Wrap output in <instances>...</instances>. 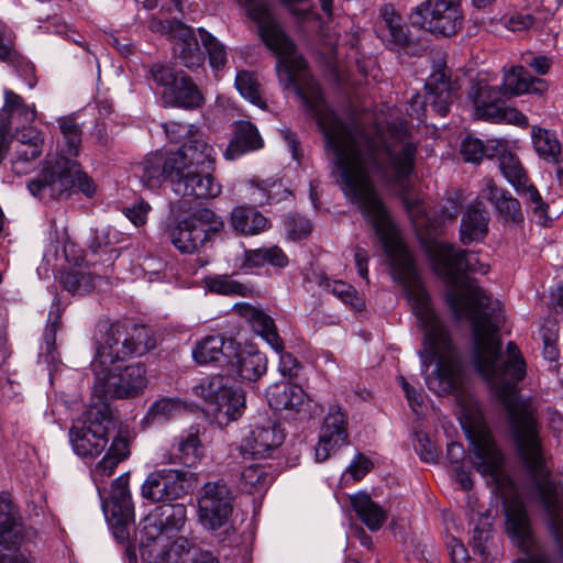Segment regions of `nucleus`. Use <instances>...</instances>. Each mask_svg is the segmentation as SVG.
Segmentation results:
<instances>
[{
	"mask_svg": "<svg viewBox=\"0 0 563 563\" xmlns=\"http://www.w3.org/2000/svg\"><path fill=\"white\" fill-rule=\"evenodd\" d=\"M256 24L267 48L277 56L279 81L301 98L324 137V152L338 176L341 190L357 203L378 238L391 267L394 279L405 289L412 311L423 331V350L419 352L429 375H464L463 365L449 330L437 317L430 297L422 287L411 255L400 241L369 174L388 186L405 191L416 168L418 144L406 129L390 125L371 135L363 125L341 120L325 103L318 82L310 76L307 62L282 30L267 0H238Z\"/></svg>",
	"mask_w": 563,
	"mask_h": 563,
	"instance_id": "obj_1",
	"label": "nucleus"
},
{
	"mask_svg": "<svg viewBox=\"0 0 563 563\" xmlns=\"http://www.w3.org/2000/svg\"><path fill=\"white\" fill-rule=\"evenodd\" d=\"M432 256L452 286L446 292V303L454 319L471 322L475 369L493 385L507 409L518 441L522 443L527 432L530 437L533 434L529 417L533 409L520 399L517 388L526 376V361L515 342H508L506 352L501 353L498 330L504 316L500 302L493 300L476 279L464 276L465 273L487 274L489 266L482 263L476 253L443 242L434 244Z\"/></svg>",
	"mask_w": 563,
	"mask_h": 563,
	"instance_id": "obj_2",
	"label": "nucleus"
},
{
	"mask_svg": "<svg viewBox=\"0 0 563 563\" xmlns=\"http://www.w3.org/2000/svg\"><path fill=\"white\" fill-rule=\"evenodd\" d=\"M214 155L213 147L195 135L176 152L148 154L135 165L134 173L148 189L158 188L168 179L173 191L179 197L213 199L222 190L211 174Z\"/></svg>",
	"mask_w": 563,
	"mask_h": 563,
	"instance_id": "obj_3",
	"label": "nucleus"
},
{
	"mask_svg": "<svg viewBox=\"0 0 563 563\" xmlns=\"http://www.w3.org/2000/svg\"><path fill=\"white\" fill-rule=\"evenodd\" d=\"M459 404V420L472 445L470 459L473 467L482 476L489 477L497 489H501L505 483L514 489L504 468V454L497 448L478 404L470 397H460Z\"/></svg>",
	"mask_w": 563,
	"mask_h": 563,
	"instance_id": "obj_4",
	"label": "nucleus"
},
{
	"mask_svg": "<svg viewBox=\"0 0 563 563\" xmlns=\"http://www.w3.org/2000/svg\"><path fill=\"white\" fill-rule=\"evenodd\" d=\"M73 188L86 196L95 192V185L80 165L64 155L47 158L35 177L27 183L32 196L47 202L60 198Z\"/></svg>",
	"mask_w": 563,
	"mask_h": 563,
	"instance_id": "obj_5",
	"label": "nucleus"
},
{
	"mask_svg": "<svg viewBox=\"0 0 563 563\" xmlns=\"http://www.w3.org/2000/svg\"><path fill=\"white\" fill-rule=\"evenodd\" d=\"M151 330L131 321L110 324L97 341L92 371L108 367L131 356H141L154 349Z\"/></svg>",
	"mask_w": 563,
	"mask_h": 563,
	"instance_id": "obj_6",
	"label": "nucleus"
},
{
	"mask_svg": "<svg viewBox=\"0 0 563 563\" xmlns=\"http://www.w3.org/2000/svg\"><path fill=\"white\" fill-rule=\"evenodd\" d=\"M115 427L112 412L104 404L90 407L82 418L73 422L68 437L74 453L84 459L99 456L109 443Z\"/></svg>",
	"mask_w": 563,
	"mask_h": 563,
	"instance_id": "obj_7",
	"label": "nucleus"
},
{
	"mask_svg": "<svg viewBox=\"0 0 563 563\" xmlns=\"http://www.w3.org/2000/svg\"><path fill=\"white\" fill-rule=\"evenodd\" d=\"M195 394L205 401V411L220 426L239 419L245 409L244 391L234 386L228 376L214 375L194 387Z\"/></svg>",
	"mask_w": 563,
	"mask_h": 563,
	"instance_id": "obj_8",
	"label": "nucleus"
},
{
	"mask_svg": "<svg viewBox=\"0 0 563 563\" xmlns=\"http://www.w3.org/2000/svg\"><path fill=\"white\" fill-rule=\"evenodd\" d=\"M93 391L100 399L136 397L147 386L145 366L135 363L126 366L103 367L93 371Z\"/></svg>",
	"mask_w": 563,
	"mask_h": 563,
	"instance_id": "obj_9",
	"label": "nucleus"
},
{
	"mask_svg": "<svg viewBox=\"0 0 563 563\" xmlns=\"http://www.w3.org/2000/svg\"><path fill=\"white\" fill-rule=\"evenodd\" d=\"M148 76L163 88L162 100L166 106L194 110L203 104L201 91L184 71H176L164 64H154L148 70Z\"/></svg>",
	"mask_w": 563,
	"mask_h": 563,
	"instance_id": "obj_10",
	"label": "nucleus"
},
{
	"mask_svg": "<svg viewBox=\"0 0 563 563\" xmlns=\"http://www.w3.org/2000/svg\"><path fill=\"white\" fill-rule=\"evenodd\" d=\"M223 221L212 210L202 208L179 221L170 231V241L181 253L192 254L222 231Z\"/></svg>",
	"mask_w": 563,
	"mask_h": 563,
	"instance_id": "obj_11",
	"label": "nucleus"
},
{
	"mask_svg": "<svg viewBox=\"0 0 563 563\" xmlns=\"http://www.w3.org/2000/svg\"><path fill=\"white\" fill-rule=\"evenodd\" d=\"M506 530L511 541L526 554L515 563H553L549 553L532 537L530 520L522 500L515 495L504 500Z\"/></svg>",
	"mask_w": 563,
	"mask_h": 563,
	"instance_id": "obj_12",
	"label": "nucleus"
},
{
	"mask_svg": "<svg viewBox=\"0 0 563 563\" xmlns=\"http://www.w3.org/2000/svg\"><path fill=\"white\" fill-rule=\"evenodd\" d=\"M232 492L223 481L207 483L198 499V514L201 525L211 531L221 530L219 539L223 541L232 526L230 516L233 510Z\"/></svg>",
	"mask_w": 563,
	"mask_h": 563,
	"instance_id": "obj_13",
	"label": "nucleus"
},
{
	"mask_svg": "<svg viewBox=\"0 0 563 563\" xmlns=\"http://www.w3.org/2000/svg\"><path fill=\"white\" fill-rule=\"evenodd\" d=\"M413 26L443 36L454 35L462 26V14L452 0H426L409 15Z\"/></svg>",
	"mask_w": 563,
	"mask_h": 563,
	"instance_id": "obj_14",
	"label": "nucleus"
},
{
	"mask_svg": "<svg viewBox=\"0 0 563 563\" xmlns=\"http://www.w3.org/2000/svg\"><path fill=\"white\" fill-rule=\"evenodd\" d=\"M473 100L475 117L493 122H507L518 126H527L528 118L519 110L506 107L501 93L488 85L475 84L468 91Z\"/></svg>",
	"mask_w": 563,
	"mask_h": 563,
	"instance_id": "obj_15",
	"label": "nucleus"
},
{
	"mask_svg": "<svg viewBox=\"0 0 563 563\" xmlns=\"http://www.w3.org/2000/svg\"><path fill=\"white\" fill-rule=\"evenodd\" d=\"M150 29L168 35L173 41V52L179 64L187 68L199 67L205 62V53L200 48L192 29L179 20H152Z\"/></svg>",
	"mask_w": 563,
	"mask_h": 563,
	"instance_id": "obj_16",
	"label": "nucleus"
},
{
	"mask_svg": "<svg viewBox=\"0 0 563 563\" xmlns=\"http://www.w3.org/2000/svg\"><path fill=\"white\" fill-rule=\"evenodd\" d=\"M427 93L424 101L419 96L412 98L409 115L422 120L426 108L429 106L440 117H445L453 101L454 88L445 73V69L434 70L426 82Z\"/></svg>",
	"mask_w": 563,
	"mask_h": 563,
	"instance_id": "obj_17",
	"label": "nucleus"
},
{
	"mask_svg": "<svg viewBox=\"0 0 563 563\" xmlns=\"http://www.w3.org/2000/svg\"><path fill=\"white\" fill-rule=\"evenodd\" d=\"M186 474L174 468H162L150 473L141 487V495L151 503L172 501L185 493Z\"/></svg>",
	"mask_w": 563,
	"mask_h": 563,
	"instance_id": "obj_18",
	"label": "nucleus"
},
{
	"mask_svg": "<svg viewBox=\"0 0 563 563\" xmlns=\"http://www.w3.org/2000/svg\"><path fill=\"white\" fill-rule=\"evenodd\" d=\"M346 418L339 407H331L323 419L319 441L314 449L316 461L324 462L338 449L346 444L349 434Z\"/></svg>",
	"mask_w": 563,
	"mask_h": 563,
	"instance_id": "obj_19",
	"label": "nucleus"
},
{
	"mask_svg": "<svg viewBox=\"0 0 563 563\" xmlns=\"http://www.w3.org/2000/svg\"><path fill=\"white\" fill-rule=\"evenodd\" d=\"M187 509L184 504L165 503L156 507L144 518L142 528L150 536H172L179 531L186 523Z\"/></svg>",
	"mask_w": 563,
	"mask_h": 563,
	"instance_id": "obj_20",
	"label": "nucleus"
},
{
	"mask_svg": "<svg viewBox=\"0 0 563 563\" xmlns=\"http://www.w3.org/2000/svg\"><path fill=\"white\" fill-rule=\"evenodd\" d=\"M481 197L489 201L497 214L506 222L520 223L523 221L520 202L511 194L497 187L492 178H484Z\"/></svg>",
	"mask_w": 563,
	"mask_h": 563,
	"instance_id": "obj_21",
	"label": "nucleus"
},
{
	"mask_svg": "<svg viewBox=\"0 0 563 563\" xmlns=\"http://www.w3.org/2000/svg\"><path fill=\"white\" fill-rule=\"evenodd\" d=\"M283 441V431L276 423L267 420L251 429L243 439L242 449L253 456L263 457L269 451L278 448Z\"/></svg>",
	"mask_w": 563,
	"mask_h": 563,
	"instance_id": "obj_22",
	"label": "nucleus"
},
{
	"mask_svg": "<svg viewBox=\"0 0 563 563\" xmlns=\"http://www.w3.org/2000/svg\"><path fill=\"white\" fill-rule=\"evenodd\" d=\"M233 310L244 318L253 330L263 336L265 341L275 350L282 351L283 340L277 333L275 322L272 317L250 303H235Z\"/></svg>",
	"mask_w": 563,
	"mask_h": 563,
	"instance_id": "obj_23",
	"label": "nucleus"
},
{
	"mask_svg": "<svg viewBox=\"0 0 563 563\" xmlns=\"http://www.w3.org/2000/svg\"><path fill=\"white\" fill-rule=\"evenodd\" d=\"M488 212L482 201H473L464 211L460 225V241L464 245L481 242L488 233Z\"/></svg>",
	"mask_w": 563,
	"mask_h": 563,
	"instance_id": "obj_24",
	"label": "nucleus"
},
{
	"mask_svg": "<svg viewBox=\"0 0 563 563\" xmlns=\"http://www.w3.org/2000/svg\"><path fill=\"white\" fill-rule=\"evenodd\" d=\"M376 33L387 46L404 47L408 43L402 19L393 4L386 3L379 9Z\"/></svg>",
	"mask_w": 563,
	"mask_h": 563,
	"instance_id": "obj_25",
	"label": "nucleus"
},
{
	"mask_svg": "<svg viewBox=\"0 0 563 563\" xmlns=\"http://www.w3.org/2000/svg\"><path fill=\"white\" fill-rule=\"evenodd\" d=\"M266 398L274 410H288L298 412L308 400L305 390L288 382H279L268 387Z\"/></svg>",
	"mask_w": 563,
	"mask_h": 563,
	"instance_id": "obj_26",
	"label": "nucleus"
},
{
	"mask_svg": "<svg viewBox=\"0 0 563 563\" xmlns=\"http://www.w3.org/2000/svg\"><path fill=\"white\" fill-rule=\"evenodd\" d=\"M102 508L106 516H120L123 520H133L134 507L129 489L128 475H121L113 479L110 495L102 501Z\"/></svg>",
	"mask_w": 563,
	"mask_h": 563,
	"instance_id": "obj_27",
	"label": "nucleus"
},
{
	"mask_svg": "<svg viewBox=\"0 0 563 563\" xmlns=\"http://www.w3.org/2000/svg\"><path fill=\"white\" fill-rule=\"evenodd\" d=\"M262 146L263 140L257 128L250 121H238L234 124L233 137L224 151V157L232 161L250 151L258 150Z\"/></svg>",
	"mask_w": 563,
	"mask_h": 563,
	"instance_id": "obj_28",
	"label": "nucleus"
},
{
	"mask_svg": "<svg viewBox=\"0 0 563 563\" xmlns=\"http://www.w3.org/2000/svg\"><path fill=\"white\" fill-rule=\"evenodd\" d=\"M230 225L236 234L251 236L265 232L271 221L253 207H235L230 217Z\"/></svg>",
	"mask_w": 563,
	"mask_h": 563,
	"instance_id": "obj_29",
	"label": "nucleus"
},
{
	"mask_svg": "<svg viewBox=\"0 0 563 563\" xmlns=\"http://www.w3.org/2000/svg\"><path fill=\"white\" fill-rule=\"evenodd\" d=\"M144 528L140 530V554L145 563H176L170 554L172 536H150Z\"/></svg>",
	"mask_w": 563,
	"mask_h": 563,
	"instance_id": "obj_30",
	"label": "nucleus"
},
{
	"mask_svg": "<svg viewBox=\"0 0 563 563\" xmlns=\"http://www.w3.org/2000/svg\"><path fill=\"white\" fill-rule=\"evenodd\" d=\"M351 505L360 520L373 532L378 531L387 520V511L366 493L352 496Z\"/></svg>",
	"mask_w": 563,
	"mask_h": 563,
	"instance_id": "obj_31",
	"label": "nucleus"
},
{
	"mask_svg": "<svg viewBox=\"0 0 563 563\" xmlns=\"http://www.w3.org/2000/svg\"><path fill=\"white\" fill-rule=\"evenodd\" d=\"M22 541V523L13 504L0 497V544L10 548Z\"/></svg>",
	"mask_w": 563,
	"mask_h": 563,
	"instance_id": "obj_32",
	"label": "nucleus"
},
{
	"mask_svg": "<svg viewBox=\"0 0 563 563\" xmlns=\"http://www.w3.org/2000/svg\"><path fill=\"white\" fill-rule=\"evenodd\" d=\"M130 454V444L126 438L117 435L107 453L99 461L92 470V477L95 482L103 481L106 477L112 475L117 466L124 461Z\"/></svg>",
	"mask_w": 563,
	"mask_h": 563,
	"instance_id": "obj_33",
	"label": "nucleus"
},
{
	"mask_svg": "<svg viewBox=\"0 0 563 563\" xmlns=\"http://www.w3.org/2000/svg\"><path fill=\"white\" fill-rule=\"evenodd\" d=\"M232 367L242 379L255 382L266 372L267 358L258 351L241 350L235 353Z\"/></svg>",
	"mask_w": 563,
	"mask_h": 563,
	"instance_id": "obj_34",
	"label": "nucleus"
},
{
	"mask_svg": "<svg viewBox=\"0 0 563 563\" xmlns=\"http://www.w3.org/2000/svg\"><path fill=\"white\" fill-rule=\"evenodd\" d=\"M35 117L34 106L26 104L22 97L12 90H4V104L0 110V125L8 121L7 130L9 131L13 118H16L20 122L30 123L34 121Z\"/></svg>",
	"mask_w": 563,
	"mask_h": 563,
	"instance_id": "obj_35",
	"label": "nucleus"
},
{
	"mask_svg": "<svg viewBox=\"0 0 563 563\" xmlns=\"http://www.w3.org/2000/svg\"><path fill=\"white\" fill-rule=\"evenodd\" d=\"M531 137L533 147L540 157L554 164L563 162V148L554 132L532 126Z\"/></svg>",
	"mask_w": 563,
	"mask_h": 563,
	"instance_id": "obj_36",
	"label": "nucleus"
},
{
	"mask_svg": "<svg viewBox=\"0 0 563 563\" xmlns=\"http://www.w3.org/2000/svg\"><path fill=\"white\" fill-rule=\"evenodd\" d=\"M269 264L273 267L285 268L289 264L288 256L277 245L269 247H261L255 250H246L244 252L243 266L255 268Z\"/></svg>",
	"mask_w": 563,
	"mask_h": 563,
	"instance_id": "obj_37",
	"label": "nucleus"
},
{
	"mask_svg": "<svg viewBox=\"0 0 563 563\" xmlns=\"http://www.w3.org/2000/svg\"><path fill=\"white\" fill-rule=\"evenodd\" d=\"M42 152L43 148L36 145L13 144L11 157L12 172L18 176L27 175L35 168L36 161L42 155Z\"/></svg>",
	"mask_w": 563,
	"mask_h": 563,
	"instance_id": "obj_38",
	"label": "nucleus"
},
{
	"mask_svg": "<svg viewBox=\"0 0 563 563\" xmlns=\"http://www.w3.org/2000/svg\"><path fill=\"white\" fill-rule=\"evenodd\" d=\"M60 307L59 302L55 301L52 305L47 318V324L44 331V347L45 352H41L40 356L44 357L46 363H54L57 360L56 351V334L60 329Z\"/></svg>",
	"mask_w": 563,
	"mask_h": 563,
	"instance_id": "obj_39",
	"label": "nucleus"
},
{
	"mask_svg": "<svg viewBox=\"0 0 563 563\" xmlns=\"http://www.w3.org/2000/svg\"><path fill=\"white\" fill-rule=\"evenodd\" d=\"M272 483V476L265 467L252 464L243 468L240 475V488L246 494H253L266 489Z\"/></svg>",
	"mask_w": 563,
	"mask_h": 563,
	"instance_id": "obj_40",
	"label": "nucleus"
},
{
	"mask_svg": "<svg viewBox=\"0 0 563 563\" xmlns=\"http://www.w3.org/2000/svg\"><path fill=\"white\" fill-rule=\"evenodd\" d=\"M224 339L220 335H207L197 342L192 350L194 360L200 364L218 362L223 355Z\"/></svg>",
	"mask_w": 563,
	"mask_h": 563,
	"instance_id": "obj_41",
	"label": "nucleus"
},
{
	"mask_svg": "<svg viewBox=\"0 0 563 563\" xmlns=\"http://www.w3.org/2000/svg\"><path fill=\"white\" fill-rule=\"evenodd\" d=\"M499 168L504 177L511 184L516 191H520L528 183V176L519 158L512 153H501Z\"/></svg>",
	"mask_w": 563,
	"mask_h": 563,
	"instance_id": "obj_42",
	"label": "nucleus"
},
{
	"mask_svg": "<svg viewBox=\"0 0 563 563\" xmlns=\"http://www.w3.org/2000/svg\"><path fill=\"white\" fill-rule=\"evenodd\" d=\"M207 287L211 292L224 296H252L253 288L233 279L229 275H218L207 279Z\"/></svg>",
	"mask_w": 563,
	"mask_h": 563,
	"instance_id": "obj_43",
	"label": "nucleus"
},
{
	"mask_svg": "<svg viewBox=\"0 0 563 563\" xmlns=\"http://www.w3.org/2000/svg\"><path fill=\"white\" fill-rule=\"evenodd\" d=\"M235 87L243 98L254 106L264 109L266 102L261 93V86L255 75L249 70H241L235 77Z\"/></svg>",
	"mask_w": 563,
	"mask_h": 563,
	"instance_id": "obj_44",
	"label": "nucleus"
},
{
	"mask_svg": "<svg viewBox=\"0 0 563 563\" xmlns=\"http://www.w3.org/2000/svg\"><path fill=\"white\" fill-rule=\"evenodd\" d=\"M529 73L523 66L511 67L505 73L501 86L495 87L501 93V99L505 96H518L527 93Z\"/></svg>",
	"mask_w": 563,
	"mask_h": 563,
	"instance_id": "obj_45",
	"label": "nucleus"
},
{
	"mask_svg": "<svg viewBox=\"0 0 563 563\" xmlns=\"http://www.w3.org/2000/svg\"><path fill=\"white\" fill-rule=\"evenodd\" d=\"M112 244L113 241L111 240L110 228H96L91 230L88 249L92 255H104L106 258L102 261V263L112 264L117 258L115 250L111 249Z\"/></svg>",
	"mask_w": 563,
	"mask_h": 563,
	"instance_id": "obj_46",
	"label": "nucleus"
},
{
	"mask_svg": "<svg viewBox=\"0 0 563 563\" xmlns=\"http://www.w3.org/2000/svg\"><path fill=\"white\" fill-rule=\"evenodd\" d=\"M58 122L63 135V151L70 156H77L81 146L80 125L69 117L62 118Z\"/></svg>",
	"mask_w": 563,
	"mask_h": 563,
	"instance_id": "obj_47",
	"label": "nucleus"
},
{
	"mask_svg": "<svg viewBox=\"0 0 563 563\" xmlns=\"http://www.w3.org/2000/svg\"><path fill=\"white\" fill-rule=\"evenodd\" d=\"M201 44L206 49L209 64L214 70L224 68L228 57L225 46L205 29H198Z\"/></svg>",
	"mask_w": 563,
	"mask_h": 563,
	"instance_id": "obj_48",
	"label": "nucleus"
},
{
	"mask_svg": "<svg viewBox=\"0 0 563 563\" xmlns=\"http://www.w3.org/2000/svg\"><path fill=\"white\" fill-rule=\"evenodd\" d=\"M64 288L73 295H86L93 288V276L82 271H69L60 276Z\"/></svg>",
	"mask_w": 563,
	"mask_h": 563,
	"instance_id": "obj_49",
	"label": "nucleus"
},
{
	"mask_svg": "<svg viewBox=\"0 0 563 563\" xmlns=\"http://www.w3.org/2000/svg\"><path fill=\"white\" fill-rule=\"evenodd\" d=\"M282 184L273 180H252L250 184V200L255 206H264L275 199V188L280 189Z\"/></svg>",
	"mask_w": 563,
	"mask_h": 563,
	"instance_id": "obj_50",
	"label": "nucleus"
},
{
	"mask_svg": "<svg viewBox=\"0 0 563 563\" xmlns=\"http://www.w3.org/2000/svg\"><path fill=\"white\" fill-rule=\"evenodd\" d=\"M179 460L186 466H195L200 460L202 451L199 438L196 433H189L178 443Z\"/></svg>",
	"mask_w": 563,
	"mask_h": 563,
	"instance_id": "obj_51",
	"label": "nucleus"
},
{
	"mask_svg": "<svg viewBox=\"0 0 563 563\" xmlns=\"http://www.w3.org/2000/svg\"><path fill=\"white\" fill-rule=\"evenodd\" d=\"M185 410L183 404L174 398L156 400L148 410L153 419H169Z\"/></svg>",
	"mask_w": 563,
	"mask_h": 563,
	"instance_id": "obj_52",
	"label": "nucleus"
},
{
	"mask_svg": "<svg viewBox=\"0 0 563 563\" xmlns=\"http://www.w3.org/2000/svg\"><path fill=\"white\" fill-rule=\"evenodd\" d=\"M327 287L334 296L354 309H361L363 307V300L357 297L356 290L353 286L341 280H334L331 284H328Z\"/></svg>",
	"mask_w": 563,
	"mask_h": 563,
	"instance_id": "obj_53",
	"label": "nucleus"
},
{
	"mask_svg": "<svg viewBox=\"0 0 563 563\" xmlns=\"http://www.w3.org/2000/svg\"><path fill=\"white\" fill-rule=\"evenodd\" d=\"M287 235L292 241H298L306 238L311 232L310 221L301 216H288L285 221Z\"/></svg>",
	"mask_w": 563,
	"mask_h": 563,
	"instance_id": "obj_54",
	"label": "nucleus"
},
{
	"mask_svg": "<svg viewBox=\"0 0 563 563\" xmlns=\"http://www.w3.org/2000/svg\"><path fill=\"white\" fill-rule=\"evenodd\" d=\"M164 130L167 135V137L172 142H180V140L186 139L184 143L189 142L195 135H199L203 141H206L202 136V134L194 130L192 125L178 123V122H169L164 124Z\"/></svg>",
	"mask_w": 563,
	"mask_h": 563,
	"instance_id": "obj_55",
	"label": "nucleus"
},
{
	"mask_svg": "<svg viewBox=\"0 0 563 563\" xmlns=\"http://www.w3.org/2000/svg\"><path fill=\"white\" fill-rule=\"evenodd\" d=\"M483 142L476 137L467 136L461 145L464 161L478 164L483 159Z\"/></svg>",
	"mask_w": 563,
	"mask_h": 563,
	"instance_id": "obj_56",
	"label": "nucleus"
},
{
	"mask_svg": "<svg viewBox=\"0 0 563 563\" xmlns=\"http://www.w3.org/2000/svg\"><path fill=\"white\" fill-rule=\"evenodd\" d=\"M518 192L522 194L527 198V201L531 203V208L533 212L539 216L540 221L547 219L548 205L542 200L541 195L533 185L526 183V187Z\"/></svg>",
	"mask_w": 563,
	"mask_h": 563,
	"instance_id": "obj_57",
	"label": "nucleus"
},
{
	"mask_svg": "<svg viewBox=\"0 0 563 563\" xmlns=\"http://www.w3.org/2000/svg\"><path fill=\"white\" fill-rule=\"evenodd\" d=\"M151 210V206L144 201L139 200L131 207L124 208L123 212L125 217L136 227L143 225L146 222L147 213Z\"/></svg>",
	"mask_w": 563,
	"mask_h": 563,
	"instance_id": "obj_58",
	"label": "nucleus"
},
{
	"mask_svg": "<svg viewBox=\"0 0 563 563\" xmlns=\"http://www.w3.org/2000/svg\"><path fill=\"white\" fill-rule=\"evenodd\" d=\"M522 62L526 66L533 69V71L540 76L545 75L552 66L551 58L545 55H534L532 53L523 54Z\"/></svg>",
	"mask_w": 563,
	"mask_h": 563,
	"instance_id": "obj_59",
	"label": "nucleus"
},
{
	"mask_svg": "<svg viewBox=\"0 0 563 563\" xmlns=\"http://www.w3.org/2000/svg\"><path fill=\"white\" fill-rule=\"evenodd\" d=\"M13 144L36 145L43 148V136L42 133L33 126L23 128L16 131Z\"/></svg>",
	"mask_w": 563,
	"mask_h": 563,
	"instance_id": "obj_60",
	"label": "nucleus"
},
{
	"mask_svg": "<svg viewBox=\"0 0 563 563\" xmlns=\"http://www.w3.org/2000/svg\"><path fill=\"white\" fill-rule=\"evenodd\" d=\"M373 462L362 453H357L355 459L347 466L346 472L351 474V476L355 481L362 479L372 468Z\"/></svg>",
	"mask_w": 563,
	"mask_h": 563,
	"instance_id": "obj_61",
	"label": "nucleus"
},
{
	"mask_svg": "<svg viewBox=\"0 0 563 563\" xmlns=\"http://www.w3.org/2000/svg\"><path fill=\"white\" fill-rule=\"evenodd\" d=\"M111 529L113 531L114 538L119 542H125L130 537V525L132 520H123L120 516H106Z\"/></svg>",
	"mask_w": 563,
	"mask_h": 563,
	"instance_id": "obj_62",
	"label": "nucleus"
},
{
	"mask_svg": "<svg viewBox=\"0 0 563 563\" xmlns=\"http://www.w3.org/2000/svg\"><path fill=\"white\" fill-rule=\"evenodd\" d=\"M63 254L65 261L74 266H81L85 261L84 250L79 247L75 242H73L69 238L63 243Z\"/></svg>",
	"mask_w": 563,
	"mask_h": 563,
	"instance_id": "obj_63",
	"label": "nucleus"
},
{
	"mask_svg": "<svg viewBox=\"0 0 563 563\" xmlns=\"http://www.w3.org/2000/svg\"><path fill=\"white\" fill-rule=\"evenodd\" d=\"M415 450L420 459L427 463H433L438 459L435 446L427 437H419Z\"/></svg>",
	"mask_w": 563,
	"mask_h": 563,
	"instance_id": "obj_64",
	"label": "nucleus"
}]
</instances>
